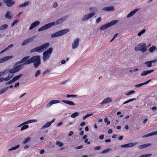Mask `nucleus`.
Returning <instances> with one entry per match:
<instances>
[{"label":"nucleus","mask_w":157,"mask_h":157,"mask_svg":"<svg viewBox=\"0 0 157 157\" xmlns=\"http://www.w3.org/2000/svg\"><path fill=\"white\" fill-rule=\"evenodd\" d=\"M89 10L91 11H95L97 10V8L94 7H91L89 8Z\"/></svg>","instance_id":"obj_46"},{"label":"nucleus","mask_w":157,"mask_h":157,"mask_svg":"<svg viewBox=\"0 0 157 157\" xmlns=\"http://www.w3.org/2000/svg\"><path fill=\"white\" fill-rule=\"evenodd\" d=\"M69 31V29H65L59 31L52 35L51 37L52 38H54L62 36L67 33Z\"/></svg>","instance_id":"obj_5"},{"label":"nucleus","mask_w":157,"mask_h":157,"mask_svg":"<svg viewBox=\"0 0 157 157\" xmlns=\"http://www.w3.org/2000/svg\"><path fill=\"white\" fill-rule=\"evenodd\" d=\"M13 45L12 44H10L7 47H6V48H5L1 52H0V54H2L5 52L6 51L7 49H8L9 48H10L12 47H13Z\"/></svg>","instance_id":"obj_24"},{"label":"nucleus","mask_w":157,"mask_h":157,"mask_svg":"<svg viewBox=\"0 0 157 157\" xmlns=\"http://www.w3.org/2000/svg\"><path fill=\"white\" fill-rule=\"evenodd\" d=\"M150 136H151V133H149L143 136L142 137L144 138Z\"/></svg>","instance_id":"obj_47"},{"label":"nucleus","mask_w":157,"mask_h":157,"mask_svg":"<svg viewBox=\"0 0 157 157\" xmlns=\"http://www.w3.org/2000/svg\"><path fill=\"white\" fill-rule=\"evenodd\" d=\"M118 22V21L117 20H113L109 23H108L104 25L101 26L100 27V29L101 30H104L106 29L107 28L110 27L111 26L114 25L117 23Z\"/></svg>","instance_id":"obj_6"},{"label":"nucleus","mask_w":157,"mask_h":157,"mask_svg":"<svg viewBox=\"0 0 157 157\" xmlns=\"http://www.w3.org/2000/svg\"><path fill=\"white\" fill-rule=\"evenodd\" d=\"M101 17H99L97 18L96 20V23H98L101 21Z\"/></svg>","instance_id":"obj_49"},{"label":"nucleus","mask_w":157,"mask_h":157,"mask_svg":"<svg viewBox=\"0 0 157 157\" xmlns=\"http://www.w3.org/2000/svg\"><path fill=\"white\" fill-rule=\"evenodd\" d=\"M50 45L49 43H46L33 48L30 51L31 53L36 52L41 53L46 50Z\"/></svg>","instance_id":"obj_2"},{"label":"nucleus","mask_w":157,"mask_h":157,"mask_svg":"<svg viewBox=\"0 0 157 157\" xmlns=\"http://www.w3.org/2000/svg\"><path fill=\"white\" fill-rule=\"evenodd\" d=\"M112 99L110 98H107L104 99L103 101L100 103L101 104L108 103L112 101Z\"/></svg>","instance_id":"obj_17"},{"label":"nucleus","mask_w":157,"mask_h":157,"mask_svg":"<svg viewBox=\"0 0 157 157\" xmlns=\"http://www.w3.org/2000/svg\"><path fill=\"white\" fill-rule=\"evenodd\" d=\"M86 124V123L85 122H82L80 124V126H84Z\"/></svg>","instance_id":"obj_63"},{"label":"nucleus","mask_w":157,"mask_h":157,"mask_svg":"<svg viewBox=\"0 0 157 157\" xmlns=\"http://www.w3.org/2000/svg\"><path fill=\"white\" fill-rule=\"evenodd\" d=\"M30 139H31V138L29 137H28L25 138L24 140L23 141V144H26L27 142H28V141H30Z\"/></svg>","instance_id":"obj_31"},{"label":"nucleus","mask_w":157,"mask_h":157,"mask_svg":"<svg viewBox=\"0 0 157 157\" xmlns=\"http://www.w3.org/2000/svg\"><path fill=\"white\" fill-rule=\"evenodd\" d=\"M64 19H64L63 18H62L59 19L58 20L56 21V24H59L62 23L63 22V21L64 20Z\"/></svg>","instance_id":"obj_29"},{"label":"nucleus","mask_w":157,"mask_h":157,"mask_svg":"<svg viewBox=\"0 0 157 157\" xmlns=\"http://www.w3.org/2000/svg\"><path fill=\"white\" fill-rule=\"evenodd\" d=\"M111 141V139H110L109 138L105 140V142L106 143H109V142H110Z\"/></svg>","instance_id":"obj_59"},{"label":"nucleus","mask_w":157,"mask_h":157,"mask_svg":"<svg viewBox=\"0 0 157 157\" xmlns=\"http://www.w3.org/2000/svg\"><path fill=\"white\" fill-rule=\"evenodd\" d=\"M55 120V119H53L51 121L47 122L41 128V129H43L50 127L52 124L54 122Z\"/></svg>","instance_id":"obj_10"},{"label":"nucleus","mask_w":157,"mask_h":157,"mask_svg":"<svg viewBox=\"0 0 157 157\" xmlns=\"http://www.w3.org/2000/svg\"><path fill=\"white\" fill-rule=\"evenodd\" d=\"M33 40V38L27 39L23 41V42L22 43L21 45L22 46H24L28 44L30 42H32Z\"/></svg>","instance_id":"obj_15"},{"label":"nucleus","mask_w":157,"mask_h":157,"mask_svg":"<svg viewBox=\"0 0 157 157\" xmlns=\"http://www.w3.org/2000/svg\"><path fill=\"white\" fill-rule=\"evenodd\" d=\"M55 25V22H54L49 23L47 24L41 26L38 29L39 32H40L44 30L49 29L52 26Z\"/></svg>","instance_id":"obj_7"},{"label":"nucleus","mask_w":157,"mask_h":157,"mask_svg":"<svg viewBox=\"0 0 157 157\" xmlns=\"http://www.w3.org/2000/svg\"><path fill=\"white\" fill-rule=\"evenodd\" d=\"M151 81V79H150L144 83L137 84V85H136L135 86L136 87H137V88L140 87L141 86H142L144 85L148 84Z\"/></svg>","instance_id":"obj_23"},{"label":"nucleus","mask_w":157,"mask_h":157,"mask_svg":"<svg viewBox=\"0 0 157 157\" xmlns=\"http://www.w3.org/2000/svg\"><path fill=\"white\" fill-rule=\"evenodd\" d=\"M60 102V101L59 100H53L49 102L46 106V108H48L50 107L53 104H55L56 103H58Z\"/></svg>","instance_id":"obj_14"},{"label":"nucleus","mask_w":157,"mask_h":157,"mask_svg":"<svg viewBox=\"0 0 157 157\" xmlns=\"http://www.w3.org/2000/svg\"><path fill=\"white\" fill-rule=\"evenodd\" d=\"M145 29H143V30L138 33V36H140L143 34L145 32Z\"/></svg>","instance_id":"obj_39"},{"label":"nucleus","mask_w":157,"mask_h":157,"mask_svg":"<svg viewBox=\"0 0 157 157\" xmlns=\"http://www.w3.org/2000/svg\"><path fill=\"white\" fill-rule=\"evenodd\" d=\"M109 150V149L108 148L107 149L104 150L102 152H101L102 153H105L106 152H107Z\"/></svg>","instance_id":"obj_55"},{"label":"nucleus","mask_w":157,"mask_h":157,"mask_svg":"<svg viewBox=\"0 0 157 157\" xmlns=\"http://www.w3.org/2000/svg\"><path fill=\"white\" fill-rule=\"evenodd\" d=\"M63 124V123L62 122H60L59 123H57V124H56V126L57 127H58L60 126H61Z\"/></svg>","instance_id":"obj_53"},{"label":"nucleus","mask_w":157,"mask_h":157,"mask_svg":"<svg viewBox=\"0 0 157 157\" xmlns=\"http://www.w3.org/2000/svg\"><path fill=\"white\" fill-rule=\"evenodd\" d=\"M23 126H22L21 128V131H23V130L26 129L28 128L29 127V125H24Z\"/></svg>","instance_id":"obj_33"},{"label":"nucleus","mask_w":157,"mask_h":157,"mask_svg":"<svg viewBox=\"0 0 157 157\" xmlns=\"http://www.w3.org/2000/svg\"><path fill=\"white\" fill-rule=\"evenodd\" d=\"M13 57L12 56H5L2 58L0 59V63L6 61Z\"/></svg>","instance_id":"obj_13"},{"label":"nucleus","mask_w":157,"mask_h":157,"mask_svg":"<svg viewBox=\"0 0 157 157\" xmlns=\"http://www.w3.org/2000/svg\"><path fill=\"white\" fill-rule=\"evenodd\" d=\"M138 68H135L132 70H130V72L132 73L133 72H135V71H138Z\"/></svg>","instance_id":"obj_52"},{"label":"nucleus","mask_w":157,"mask_h":157,"mask_svg":"<svg viewBox=\"0 0 157 157\" xmlns=\"http://www.w3.org/2000/svg\"><path fill=\"white\" fill-rule=\"evenodd\" d=\"M147 49L145 44L144 43H140L137 46H135L134 48L136 51H140L143 52H145Z\"/></svg>","instance_id":"obj_3"},{"label":"nucleus","mask_w":157,"mask_h":157,"mask_svg":"<svg viewBox=\"0 0 157 157\" xmlns=\"http://www.w3.org/2000/svg\"><path fill=\"white\" fill-rule=\"evenodd\" d=\"M135 93V91L133 90H132L131 91H130L128 92L127 93H126L125 94V95L128 96L130 94H134Z\"/></svg>","instance_id":"obj_36"},{"label":"nucleus","mask_w":157,"mask_h":157,"mask_svg":"<svg viewBox=\"0 0 157 157\" xmlns=\"http://www.w3.org/2000/svg\"><path fill=\"white\" fill-rule=\"evenodd\" d=\"M40 74V71L39 70L36 71L35 74V76L36 77H37L39 76Z\"/></svg>","instance_id":"obj_41"},{"label":"nucleus","mask_w":157,"mask_h":157,"mask_svg":"<svg viewBox=\"0 0 157 157\" xmlns=\"http://www.w3.org/2000/svg\"><path fill=\"white\" fill-rule=\"evenodd\" d=\"M5 17L7 19H10L12 18V16L11 15L10 12L7 11L5 15Z\"/></svg>","instance_id":"obj_26"},{"label":"nucleus","mask_w":157,"mask_h":157,"mask_svg":"<svg viewBox=\"0 0 157 157\" xmlns=\"http://www.w3.org/2000/svg\"><path fill=\"white\" fill-rule=\"evenodd\" d=\"M144 148L148 147L149 146H150L151 145V144H143Z\"/></svg>","instance_id":"obj_48"},{"label":"nucleus","mask_w":157,"mask_h":157,"mask_svg":"<svg viewBox=\"0 0 157 157\" xmlns=\"http://www.w3.org/2000/svg\"><path fill=\"white\" fill-rule=\"evenodd\" d=\"M18 21V20H15L13 21L11 24V26L12 27H13L16 23H17Z\"/></svg>","instance_id":"obj_37"},{"label":"nucleus","mask_w":157,"mask_h":157,"mask_svg":"<svg viewBox=\"0 0 157 157\" xmlns=\"http://www.w3.org/2000/svg\"><path fill=\"white\" fill-rule=\"evenodd\" d=\"M22 76V75L20 74L17 76H15L12 79L14 82L18 80L21 76Z\"/></svg>","instance_id":"obj_25"},{"label":"nucleus","mask_w":157,"mask_h":157,"mask_svg":"<svg viewBox=\"0 0 157 157\" xmlns=\"http://www.w3.org/2000/svg\"><path fill=\"white\" fill-rule=\"evenodd\" d=\"M138 148L139 149H142L144 148V147L143 144L140 145L138 146Z\"/></svg>","instance_id":"obj_57"},{"label":"nucleus","mask_w":157,"mask_h":157,"mask_svg":"<svg viewBox=\"0 0 157 157\" xmlns=\"http://www.w3.org/2000/svg\"><path fill=\"white\" fill-rule=\"evenodd\" d=\"M78 96L76 95H70V94H67L66 97L68 98H70V97H73V98H75L77 97Z\"/></svg>","instance_id":"obj_40"},{"label":"nucleus","mask_w":157,"mask_h":157,"mask_svg":"<svg viewBox=\"0 0 157 157\" xmlns=\"http://www.w3.org/2000/svg\"><path fill=\"white\" fill-rule=\"evenodd\" d=\"M13 85H11L10 86H7L6 87V89H7V90H8L9 88H12L13 87Z\"/></svg>","instance_id":"obj_56"},{"label":"nucleus","mask_w":157,"mask_h":157,"mask_svg":"<svg viewBox=\"0 0 157 157\" xmlns=\"http://www.w3.org/2000/svg\"><path fill=\"white\" fill-rule=\"evenodd\" d=\"M79 40L78 38H77L75 40L72 44V48L75 49L77 48L79 44Z\"/></svg>","instance_id":"obj_12"},{"label":"nucleus","mask_w":157,"mask_h":157,"mask_svg":"<svg viewBox=\"0 0 157 157\" xmlns=\"http://www.w3.org/2000/svg\"><path fill=\"white\" fill-rule=\"evenodd\" d=\"M8 25L7 24H4L1 25L0 27V30H3L7 28Z\"/></svg>","instance_id":"obj_28"},{"label":"nucleus","mask_w":157,"mask_h":157,"mask_svg":"<svg viewBox=\"0 0 157 157\" xmlns=\"http://www.w3.org/2000/svg\"><path fill=\"white\" fill-rule=\"evenodd\" d=\"M7 90V89H6V87L2 89L0 91V95L3 93L5 92Z\"/></svg>","instance_id":"obj_45"},{"label":"nucleus","mask_w":157,"mask_h":157,"mask_svg":"<svg viewBox=\"0 0 157 157\" xmlns=\"http://www.w3.org/2000/svg\"><path fill=\"white\" fill-rule=\"evenodd\" d=\"M30 57L27 56L23 58L20 61L17 62L14 67L9 71L10 74H13L19 71L24 67V64L27 65L33 63L34 67H38L41 63L40 57L39 56H33L29 59Z\"/></svg>","instance_id":"obj_1"},{"label":"nucleus","mask_w":157,"mask_h":157,"mask_svg":"<svg viewBox=\"0 0 157 157\" xmlns=\"http://www.w3.org/2000/svg\"><path fill=\"white\" fill-rule=\"evenodd\" d=\"M101 148V146H98L94 148V150H97L100 149Z\"/></svg>","instance_id":"obj_50"},{"label":"nucleus","mask_w":157,"mask_h":157,"mask_svg":"<svg viewBox=\"0 0 157 157\" xmlns=\"http://www.w3.org/2000/svg\"><path fill=\"white\" fill-rule=\"evenodd\" d=\"M135 14L134 11H132L130 12V13L127 15V17H129L132 16L133 14Z\"/></svg>","instance_id":"obj_38"},{"label":"nucleus","mask_w":157,"mask_h":157,"mask_svg":"<svg viewBox=\"0 0 157 157\" xmlns=\"http://www.w3.org/2000/svg\"><path fill=\"white\" fill-rule=\"evenodd\" d=\"M156 61V60H154L147 61L145 63V64L147 67H150L152 66V63L155 62Z\"/></svg>","instance_id":"obj_21"},{"label":"nucleus","mask_w":157,"mask_h":157,"mask_svg":"<svg viewBox=\"0 0 157 157\" xmlns=\"http://www.w3.org/2000/svg\"><path fill=\"white\" fill-rule=\"evenodd\" d=\"M56 145H59L60 147H62L63 145L62 143L60 142L59 141H56Z\"/></svg>","instance_id":"obj_42"},{"label":"nucleus","mask_w":157,"mask_h":157,"mask_svg":"<svg viewBox=\"0 0 157 157\" xmlns=\"http://www.w3.org/2000/svg\"><path fill=\"white\" fill-rule=\"evenodd\" d=\"M152 154H147L146 155H142L138 157H149Z\"/></svg>","instance_id":"obj_44"},{"label":"nucleus","mask_w":157,"mask_h":157,"mask_svg":"<svg viewBox=\"0 0 157 157\" xmlns=\"http://www.w3.org/2000/svg\"><path fill=\"white\" fill-rule=\"evenodd\" d=\"M20 147V145L18 144L16 146L12 147L10 149H9L8 150V152H10L12 150H14L17 149L18 148H19Z\"/></svg>","instance_id":"obj_27"},{"label":"nucleus","mask_w":157,"mask_h":157,"mask_svg":"<svg viewBox=\"0 0 157 157\" xmlns=\"http://www.w3.org/2000/svg\"><path fill=\"white\" fill-rule=\"evenodd\" d=\"M136 100V98H133L130 99H129V100H128L125 101V102H124L123 103V104H124L128 103L129 102H131V101H134V100Z\"/></svg>","instance_id":"obj_35"},{"label":"nucleus","mask_w":157,"mask_h":157,"mask_svg":"<svg viewBox=\"0 0 157 157\" xmlns=\"http://www.w3.org/2000/svg\"><path fill=\"white\" fill-rule=\"evenodd\" d=\"M154 71V70H147L146 71H142L141 75L142 76H144L147 75V74H150L152 72Z\"/></svg>","instance_id":"obj_18"},{"label":"nucleus","mask_w":157,"mask_h":157,"mask_svg":"<svg viewBox=\"0 0 157 157\" xmlns=\"http://www.w3.org/2000/svg\"><path fill=\"white\" fill-rule=\"evenodd\" d=\"M114 10V7L112 6L108 7H104L102 9V10H103L106 11H113Z\"/></svg>","instance_id":"obj_19"},{"label":"nucleus","mask_w":157,"mask_h":157,"mask_svg":"<svg viewBox=\"0 0 157 157\" xmlns=\"http://www.w3.org/2000/svg\"><path fill=\"white\" fill-rule=\"evenodd\" d=\"M3 2L8 7L12 6L15 4V2L13 0H3Z\"/></svg>","instance_id":"obj_9"},{"label":"nucleus","mask_w":157,"mask_h":157,"mask_svg":"<svg viewBox=\"0 0 157 157\" xmlns=\"http://www.w3.org/2000/svg\"><path fill=\"white\" fill-rule=\"evenodd\" d=\"M29 121L30 123H32L36 122L37 121V120H29Z\"/></svg>","instance_id":"obj_54"},{"label":"nucleus","mask_w":157,"mask_h":157,"mask_svg":"<svg viewBox=\"0 0 157 157\" xmlns=\"http://www.w3.org/2000/svg\"><path fill=\"white\" fill-rule=\"evenodd\" d=\"M31 3V2L29 1H28L25 2L23 4H20L19 5L18 7L19 8H21L24 6H25L29 5Z\"/></svg>","instance_id":"obj_22"},{"label":"nucleus","mask_w":157,"mask_h":157,"mask_svg":"<svg viewBox=\"0 0 157 157\" xmlns=\"http://www.w3.org/2000/svg\"><path fill=\"white\" fill-rule=\"evenodd\" d=\"M57 5H58V4H57V3L56 2H55L54 3V4L53 6V8H55L57 6Z\"/></svg>","instance_id":"obj_58"},{"label":"nucleus","mask_w":157,"mask_h":157,"mask_svg":"<svg viewBox=\"0 0 157 157\" xmlns=\"http://www.w3.org/2000/svg\"><path fill=\"white\" fill-rule=\"evenodd\" d=\"M151 133V136L157 135V131L152 132Z\"/></svg>","instance_id":"obj_51"},{"label":"nucleus","mask_w":157,"mask_h":157,"mask_svg":"<svg viewBox=\"0 0 157 157\" xmlns=\"http://www.w3.org/2000/svg\"><path fill=\"white\" fill-rule=\"evenodd\" d=\"M104 137V135H101L99 136V138L101 140H102L103 139Z\"/></svg>","instance_id":"obj_60"},{"label":"nucleus","mask_w":157,"mask_h":157,"mask_svg":"<svg viewBox=\"0 0 157 157\" xmlns=\"http://www.w3.org/2000/svg\"><path fill=\"white\" fill-rule=\"evenodd\" d=\"M40 24V22L37 21L32 23L29 28V30H32L34 28L37 27Z\"/></svg>","instance_id":"obj_11"},{"label":"nucleus","mask_w":157,"mask_h":157,"mask_svg":"<svg viewBox=\"0 0 157 157\" xmlns=\"http://www.w3.org/2000/svg\"><path fill=\"white\" fill-rule=\"evenodd\" d=\"M156 48L155 46L152 45L149 49L148 51L151 52H152L155 50Z\"/></svg>","instance_id":"obj_30"},{"label":"nucleus","mask_w":157,"mask_h":157,"mask_svg":"<svg viewBox=\"0 0 157 157\" xmlns=\"http://www.w3.org/2000/svg\"><path fill=\"white\" fill-rule=\"evenodd\" d=\"M53 48H50L48 49L43 53V60L44 62L46 61L50 57L51 54L52 53Z\"/></svg>","instance_id":"obj_4"},{"label":"nucleus","mask_w":157,"mask_h":157,"mask_svg":"<svg viewBox=\"0 0 157 157\" xmlns=\"http://www.w3.org/2000/svg\"><path fill=\"white\" fill-rule=\"evenodd\" d=\"M66 61L64 59H63L61 61V63L62 64H64L66 63Z\"/></svg>","instance_id":"obj_64"},{"label":"nucleus","mask_w":157,"mask_h":157,"mask_svg":"<svg viewBox=\"0 0 157 157\" xmlns=\"http://www.w3.org/2000/svg\"><path fill=\"white\" fill-rule=\"evenodd\" d=\"M5 71H2L0 72V77L3 75L5 74Z\"/></svg>","instance_id":"obj_62"},{"label":"nucleus","mask_w":157,"mask_h":157,"mask_svg":"<svg viewBox=\"0 0 157 157\" xmlns=\"http://www.w3.org/2000/svg\"><path fill=\"white\" fill-rule=\"evenodd\" d=\"M93 115V113L87 114L83 117V120H85L88 117L92 115Z\"/></svg>","instance_id":"obj_34"},{"label":"nucleus","mask_w":157,"mask_h":157,"mask_svg":"<svg viewBox=\"0 0 157 157\" xmlns=\"http://www.w3.org/2000/svg\"><path fill=\"white\" fill-rule=\"evenodd\" d=\"M23 123L24 125H26V124L30 123V122H29V121H25V122Z\"/></svg>","instance_id":"obj_61"},{"label":"nucleus","mask_w":157,"mask_h":157,"mask_svg":"<svg viewBox=\"0 0 157 157\" xmlns=\"http://www.w3.org/2000/svg\"><path fill=\"white\" fill-rule=\"evenodd\" d=\"M62 101L70 105H75V104L73 102L69 100H62Z\"/></svg>","instance_id":"obj_20"},{"label":"nucleus","mask_w":157,"mask_h":157,"mask_svg":"<svg viewBox=\"0 0 157 157\" xmlns=\"http://www.w3.org/2000/svg\"><path fill=\"white\" fill-rule=\"evenodd\" d=\"M137 144V143H131L127 144L122 145L121 146V147L122 148L131 147L134 146Z\"/></svg>","instance_id":"obj_16"},{"label":"nucleus","mask_w":157,"mask_h":157,"mask_svg":"<svg viewBox=\"0 0 157 157\" xmlns=\"http://www.w3.org/2000/svg\"><path fill=\"white\" fill-rule=\"evenodd\" d=\"M95 15L94 13H91L84 15L82 18V21H85L88 20L90 18L94 16Z\"/></svg>","instance_id":"obj_8"},{"label":"nucleus","mask_w":157,"mask_h":157,"mask_svg":"<svg viewBox=\"0 0 157 157\" xmlns=\"http://www.w3.org/2000/svg\"><path fill=\"white\" fill-rule=\"evenodd\" d=\"M13 75H13L11 76L10 77L9 76H8V77L5 78H4V80L5 81H9L13 76Z\"/></svg>","instance_id":"obj_43"},{"label":"nucleus","mask_w":157,"mask_h":157,"mask_svg":"<svg viewBox=\"0 0 157 157\" xmlns=\"http://www.w3.org/2000/svg\"><path fill=\"white\" fill-rule=\"evenodd\" d=\"M78 115V112H76L72 114L71 115V117L72 118H75Z\"/></svg>","instance_id":"obj_32"}]
</instances>
